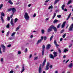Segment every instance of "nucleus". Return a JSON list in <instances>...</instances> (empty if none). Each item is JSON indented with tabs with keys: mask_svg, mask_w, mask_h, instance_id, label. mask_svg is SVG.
Masks as SVG:
<instances>
[{
	"mask_svg": "<svg viewBox=\"0 0 73 73\" xmlns=\"http://www.w3.org/2000/svg\"><path fill=\"white\" fill-rule=\"evenodd\" d=\"M32 54H30V56H29V58H32Z\"/></svg>",
	"mask_w": 73,
	"mask_h": 73,
	"instance_id": "nucleus-60",
	"label": "nucleus"
},
{
	"mask_svg": "<svg viewBox=\"0 0 73 73\" xmlns=\"http://www.w3.org/2000/svg\"><path fill=\"white\" fill-rule=\"evenodd\" d=\"M50 8H53V6L51 5V6H50L48 7V9H50Z\"/></svg>",
	"mask_w": 73,
	"mask_h": 73,
	"instance_id": "nucleus-35",
	"label": "nucleus"
},
{
	"mask_svg": "<svg viewBox=\"0 0 73 73\" xmlns=\"http://www.w3.org/2000/svg\"><path fill=\"white\" fill-rule=\"evenodd\" d=\"M50 63L49 62H47V65L46 66V68H45V69L46 70H48L49 69V66Z\"/></svg>",
	"mask_w": 73,
	"mask_h": 73,
	"instance_id": "nucleus-6",
	"label": "nucleus"
},
{
	"mask_svg": "<svg viewBox=\"0 0 73 73\" xmlns=\"http://www.w3.org/2000/svg\"><path fill=\"white\" fill-rule=\"evenodd\" d=\"M7 28H9V24L8 23L6 26Z\"/></svg>",
	"mask_w": 73,
	"mask_h": 73,
	"instance_id": "nucleus-37",
	"label": "nucleus"
},
{
	"mask_svg": "<svg viewBox=\"0 0 73 73\" xmlns=\"http://www.w3.org/2000/svg\"><path fill=\"white\" fill-rule=\"evenodd\" d=\"M15 23H16V22L18 20V19H17V18H15Z\"/></svg>",
	"mask_w": 73,
	"mask_h": 73,
	"instance_id": "nucleus-31",
	"label": "nucleus"
},
{
	"mask_svg": "<svg viewBox=\"0 0 73 73\" xmlns=\"http://www.w3.org/2000/svg\"><path fill=\"white\" fill-rule=\"evenodd\" d=\"M68 67L70 68H72L73 67V63H71L68 65Z\"/></svg>",
	"mask_w": 73,
	"mask_h": 73,
	"instance_id": "nucleus-16",
	"label": "nucleus"
},
{
	"mask_svg": "<svg viewBox=\"0 0 73 73\" xmlns=\"http://www.w3.org/2000/svg\"><path fill=\"white\" fill-rule=\"evenodd\" d=\"M58 22V20L57 19H55L54 21H53V23H56L57 22Z\"/></svg>",
	"mask_w": 73,
	"mask_h": 73,
	"instance_id": "nucleus-28",
	"label": "nucleus"
},
{
	"mask_svg": "<svg viewBox=\"0 0 73 73\" xmlns=\"http://www.w3.org/2000/svg\"><path fill=\"white\" fill-rule=\"evenodd\" d=\"M27 51H28V49H27V48H25L24 50V52L25 53H27Z\"/></svg>",
	"mask_w": 73,
	"mask_h": 73,
	"instance_id": "nucleus-34",
	"label": "nucleus"
},
{
	"mask_svg": "<svg viewBox=\"0 0 73 73\" xmlns=\"http://www.w3.org/2000/svg\"><path fill=\"white\" fill-rule=\"evenodd\" d=\"M52 29H54L55 33H56L57 32V28H56V27H55L53 25H52Z\"/></svg>",
	"mask_w": 73,
	"mask_h": 73,
	"instance_id": "nucleus-8",
	"label": "nucleus"
},
{
	"mask_svg": "<svg viewBox=\"0 0 73 73\" xmlns=\"http://www.w3.org/2000/svg\"><path fill=\"white\" fill-rule=\"evenodd\" d=\"M3 4H1L0 6V9H1V8L2 7H3Z\"/></svg>",
	"mask_w": 73,
	"mask_h": 73,
	"instance_id": "nucleus-39",
	"label": "nucleus"
},
{
	"mask_svg": "<svg viewBox=\"0 0 73 73\" xmlns=\"http://www.w3.org/2000/svg\"><path fill=\"white\" fill-rule=\"evenodd\" d=\"M24 17L26 20H28L29 19V17L28 15V14L27 13H25L24 15Z\"/></svg>",
	"mask_w": 73,
	"mask_h": 73,
	"instance_id": "nucleus-2",
	"label": "nucleus"
},
{
	"mask_svg": "<svg viewBox=\"0 0 73 73\" xmlns=\"http://www.w3.org/2000/svg\"><path fill=\"white\" fill-rule=\"evenodd\" d=\"M15 34H16V32H14L13 33L12 35H11V36H12V37L13 36L15 35Z\"/></svg>",
	"mask_w": 73,
	"mask_h": 73,
	"instance_id": "nucleus-33",
	"label": "nucleus"
},
{
	"mask_svg": "<svg viewBox=\"0 0 73 73\" xmlns=\"http://www.w3.org/2000/svg\"><path fill=\"white\" fill-rule=\"evenodd\" d=\"M9 31H8L7 33L6 36H8V35H9Z\"/></svg>",
	"mask_w": 73,
	"mask_h": 73,
	"instance_id": "nucleus-40",
	"label": "nucleus"
},
{
	"mask_svg": "<svg viewBox=\"0 0 73 73\" xmlns=\"http://www.w3.org/2000/svg\"><path fill=\"white\" fill-rule=\"evenodd\" d=\"M58 11H59V10H56L55 11V12H56V13H57V12H58Z\"/></svg>",
	"mask_w": 73,
	"mask_h": 73,
	"instance_id": "nucleus-62",
	"label": "nucleus"
},
{
	"mask_svg": "<svg viewBox=\"0 0 73 73\" xmlns=\"http://www.w3.org/2000/svg\"><path fill=\"white\" fill-rule=\"evenodd\" d=\"M64 32V30H62L60 31L61 33H62Z\"/></svg>",
	"mask_w": 73,
	"mask_h": 73,
	"instance_id": "nucleus-47",
	"label": "nucleus"
},
{
	"mask_svg": "<svg viewBox=\"0 0 73 73\" xmlns=\"http://www.w3.org/2000/svg\"><path fill=\"white\" fill-rule=\"evenodd\" d=\"M7 20L8 21H9V20H10V17H7Z\"/></svg>",
	"mask_w": 73,
	"mask_h": 73,
	"instance_id": "nucleus-46",
	"label": "nucleus"
},
{
	"mask_svg": "<svg viewBox=\"0 0 73 73\" xmlns=\"http://www.w3.org/2000/svg\"><path fill=\"white\" fill-rule=\"evenodd\" d=\"M60 25H60V24L58 25L57 27V28H58V29L59 28H60Z\"/></svg>",
	"mask_w": 73,
	"mask_h": 73,
	"instance_id": "nucleus-41",
	"label": "nucleus"
},
{
	"mask_svg": "<svg viewBox=\"0 0 73 73\" xmlns=\"http://www.w3.org/2000/svg\"><path fill=\"white\" fill-rule=\"evenodd\" d=\"M71 2H72V0H70L68 2V4L67 5H68L69 4H70L71 3Z\"/></svg>",
	"mask_w": 73,
	"mask_h": 73,
	"instance_id": "nucleus-26",
	"label": "nucleus"
},
{
	"mask_svg": "<svg viewBox=\"0 0 73 73\" xmlns=\"http://www.w3.org/2000/svg\"><path fill=\"white\" fill-rule=\"evenodd\" d=\"M11 24L13 27L15 25V24L13 23V19H11Z\"/></svg>",
	"mask_w": 73,
	"mask_h": 73,
	"instance_id": "nucleus-10",
	"label": "nucleus"
},
{
	"mask_svg": "<svg viewBox=\"0 0 73 73\" xmlns=\"http://www.w3.org/2000/svg\"><path fill=\"white\" fill-rule=\"evenodd\" d=\"M42 41V40L41 39H40L38 40L36 43V45H38V44L39 43H40V42H41Z\"/></svg>",
	"mask_w": 73,
	"mask_h": 73,
	"instance_id": "nucleus-19",
	"label": "nucleus"
},
{
	"mask_svg": "<svg viewBox=\"0 0 73 73\" xmlns=\"http://www.w3.org/2000/svg\"><path fill=\"white\" fill-rule=\"evenodd\" d=\"M54 44H55L56 47V48H58V46H60V45H59V44H57V41L56 40H54Z\"/></svg>",
	"mask_w": 73,
	"mask_h": 73,
	"instance_id": "nucleus-7",
	"label": "nucleus"
},
{
	"mask_svg": "<svg viewBox=\"0 0 73 73\" xmlns=\"http://www.w3.org/2000/svg\"><path fill=\"white\" fill-rule=\"evenodd\" d=\"M53 35H52L51 36V37L50 38V41H52V38H53Z\"/></svg>",
	"mask_w": 73,
	"mask_h": 73,
	"instance_id": "nucleus-29",
	"label": "nucleus"
},
{
	"mask_svg": "<svg viewBox=\"0 0 73 73\" xmlns=\"http://www.w3.org/2000/svg\"><path fill=\"white\" fill-rule=\"evenodd\" d=\"M59 1H60V0H56L54 2V5H55V4H56L57 2Z\"/></svg>",
	"mask_w": 73,
	"mask_h": 73,
	"instance_id": "nucleus-23",
	"label": "nucleus"
},
{
	"mask_svg": "<svg viewBox=\"0 0 73 73\" xmlns=\"http://www.w3.org/2000/svg\"><path fill=\"white\" fill-rule=\"evenodd\" d=\"M5 46L3 44H1V46L0 47V54H2L3 52L1 51V50L3 51V52H5Z\"/></svg>",
	"mask_w": 73,
	"mask_h": 73,
	"instance_id": "nucleus-1",
	"label": "nucleus"
},
{
	"mask_svg": "<svg viewBox=\"0 0 73 73\" xmlns=\"http://www.w3.org/2000/svg\"><path fill=\"white\" fill-rule=\"evenodd\" d=\"M53 54L54 55V57H56L57 56V52H54L53 53Z\"/></svg>",
	"mask_w": 73,
	"mask_h": 73,
	"instance_id": "nucleus-18",
	"label": "nucleus"
},
{
	"mask_svg": "<svg viewBox=\"0 0 73 73\" xmlns=\"http://www.w3.org/2000/svg\"><path fill=\"white\" fill-rule=\"evenodd\" d=\"M36 13H35L33 15L34 17H36Z\"/></svg>",
	"mask_w": 73,
	"mask_h": 73,
	"instance_id": "nucleus-52",
	"label": "nucleus"
},
{
	"mask_svg": "<svg viewBox=\"0 0 73 73\" xmlns=\"http://www.w3.org/2000/svg\"><path fill=\"white\" fill-rule=\"evenodd\" d=\"M66 52H68V50L66 48L64 49V50L63 52L64 53H66Z\"/></svg>",
	"mask_w": 73,
	"mask_h": 73,
	"instance_id": "nucleus-22",
	"label": "nucleus"
},
{
	"mask_svg": "<svg viewBox=\"0 0 73 73\" xmlns=\"http://www.w3.org/2000/svg\"><path fill=\"white\" fill-rule=\"evenodd\" d=\"M38 72L39 73H41V64H40L39 67Z\"/></svg>",
	"mask_w": 73,
	"mask_h": 73,
	"instance_id": "nucleus-9",
	"label": "nucleus"
},
{
	"mask_svg": "<svg viewBox=\"0 0 73 73\" xmlns=\"http://www.w3.org/2000/svg\"><path fill=\"white\" fill-rule=\"evenodd\" d=\"M11 11H12V8L8 9L7 10V12H10Z\"/></svg>",
	"mask_w": 73,
	"mask_h": 73,
	"instance_id": "nucleus-27",
	"label": "nucleus"
},
{
	"mask_svg": "<svg viewBox=\"0 0 73 73\" xmlns=\"http://www.w3.org/2000/svg\"><path fill=\"white\" fill-rule=\"evenodd\" d=\"M58 51L60 53H61V50L60 49H59L58 50Z\"/></svg>",
	"mask_w": 73,
	"mask_h": 73,
	"instance_id": "nucleus-45",
	"label": "nucleus"
},
{
	"mask_svg": "<svg viewBox=\"0 0 73 73\" xmlns=\"http://www.w3.org/2000/svg\"><path fill=\"white\" fill-rule=\"evenodd\" d=\"M21 27V25H19V26L16 29V30H15V31H17L18 30H19V29H20V27Z\"/></svg>",
	"mask_w": 73,
	"mask_h": 73,
	"instance_id": "nucleus-20",
	"label": "nucleus"
},
{
	"mask_svg": "<svg viewBox=\"0 0 73 73\" xmlns=\"http://www.w3.org/2000/svg\"><path fill=\"white\" fill-rule=\"evenodd\" d=\"M46 59H45L42 64V66H44L45 65V62H46Z\"/></svg>",
	"mask_w": 73,
	"mask_h": 73,
	"instance_id": "nucleus-14",
	"label": "nucleus"
},
{
	"mask_svg": "<svg viewBox=\"0 0 73 73\" xmlns=\"http://www.w3.org/2000/svg\"><path fill=\"white\" fill-rule=\"evenodd\" d=\"M64 7H65V5H63L61 7V8L62 10H64Z\"/></svg>",
	"mask_w": 73,
	"mask_h": 73,
	"instance_id": "nucleus-25",
	"label": "nucleus"
},
{
	"mask_svg": "<svg viewBox=\"0 0 73 73\" xmlns=\"http://www.w3.org/2000/svg\"><path fill=\"white\" fill-rule=\"evenodd\" d=\"M44 39V37H43V36H41V39H40V40H42H42Z\"/></svg>",
	"mask_w": 73,
	"mask_h": 73,
	"instance_id": "nucleus-56",
	"label": "nucleus"
},
{
	"mask_svg": "<svg viewBox=\"0 0 73 73\" xmlns=\"http://www.w3.org/2000/svg\"><path fill=\"white\" fill-rule=\"evenodd\" d=\"M34 60H37V59H38V56H36V57H34Z\"/></svg>",
	"mask_w": 73,
	"mask_h": 73,
	"instance_id": "nucleus-32",
	"label": "nucleus"
},
{
	"mask_svg": "<svg viewBox=\"0 0 73 73\" xmlns=\"http://www.w3.org/2000/svg\"><path fill=\"white\" fill-rule=\"evenodd\" d=\"M49 57L50 58H52L53 59H54V56L52 54H50L49 55Z\"/></svg>",
	"mask_w": 73,
	"mask_h": 73,
	"instance_id": "nucleus-12",
	"label": "nucleus"
},
{
	"mask_svg": "<svg viewBox=\"0 0 73 73\" xmlns=\"http://www.w3.org/2000/svg\"><path fill=\"white\" fill-rule=\"evenodd\" d=\"M57 17H58V18H60L61 17V15H58L57 16Z\"/></svg>",
	"mask_w": 73,
	"mask_h": 73,
	"instance_id": "nucleus-43",
	"label": "nucleus"
},
{
	"mask_svg": "<svg viewBox=\"0 0 73 73\" xmlns=\"http://www.w3.org/2000/svg\"><path fill=\"white\" fill-rule=\"evenodd\" d=\"M24 70H25V68H24V64H23L22 67V69L21 71V73L24 72Z\"/></svg>",
	"mask_w": 73,
	"mask_h": 73,
	"instance_id": "nucleus-13",
	"label": "nucleus"
},
{
	"mask_svg": "<svg viewBox=\"0 0 73 73\" xmlns=\"http://www.w3.org/2000/svg\"><path fill=\"white\" fill-rule=\"evenodd\" d=\"M49 67L50 68H52V67H53V66H52V65H51L50 66H49Z\"/></svg>",
	"mask_w": 73,
	"mask_h": 73,
	"instance_id": "nucleus-59",
	"label": "nucleus"
},
{
	"mask_svg": "<svg viewBox=\"0 0 73 73\" xmlns=\"http://www.w3.org/2000/svg\"><path fill=\"white\" fill-rule=\"evenodd\" d=\"M43 38H44V40H46V39H47V37L46 36H44L43 37Z\"/></svg>",
	"mask_w": 73,
	"mask_h": 73,
	"instance_id": "nucleus-38",
	"label": "nucleus"
},
{
	"mask_svg": "<svg viewBox=\"0 0 73 73\" xmlns=\"http://www.w3.org/2000/svg\"><path fill=\"white\" fill-rule=\"evenodd\" d=\"M13 38L12 37H10L9 38V40H13Z\"/></svg>",
	"mask_w": 73,
	"mask_h": 73,
	"instance_id": "nucleus-36",
	"label": "nucleus"
},
{
	"mask_svg": "<svg viewBox=\"0 0 73 73\" xmlns=\"http://www.w3.org/2000/svg\"><path fill=\"white\" fill-rule=\"evenodd\" d=\"M45 48V46L44 45H43L42 46V55L44 56V49Z\"/></svg>",
	"mask_w": 73,
	"mask_h": 73,
	"instance_id": "nucleus-5",
	"label": "nucleus"
},
{
	"mask_svg": "<svg viewBox=\"0 0 73 73\" xmlns=\"http://www.w3.org/2000/svg\"><path fill=\"white\" fill-rule=\"evenodd\" d=\"M41 32L42 34H44L45 33V31L44 30L42 29L41 30Z\"/></svg>",
	"mask_w": 73,
	"mask_h": 73,
	"instance_id": "nucleus-30",
	"label": "nucleus"
},
{
	"mask_svg": "<svg viewBox=\"0 0 73 73\" xmlns=\"http://www.w3.org/2000/svg\"><path fill=\"white\" fill-rule=\"evenodd\" d=\"M14 15V14L12 13L11 15L10 16V18L11 19V18H12V17H13V15Z\"/></svg>",
	"mask_w": 73,
	"mask_h": 73,
	"instance_id": "nucleus-49",
	"label": "nucleus"
},
{
	"mask_svg": "<svg viewBox=\"0 0 73 73\" xmlns=\"http://www.w3.org/2000/svg\"><path fill=\"white\" fill-rule=\"evenodd\" d=\"M9 3L10 4H11V5H12L13 4V3L12 2V1H11V0H9L8 1Z\"/></svg>",
	"mask_w": 73,
	"mask_h": 73,
	"instance_id": "nucleus-21",
	"label": "nucleus"
},
{
	"mask_svg": "<svg viewBox=\"0 0 73 73\" xmlns=\"http://www.w3.org/2000/svg\"><path fill=\"white\" fill-rule=\"evenodd\" d=\"M52 25H51L47 29V32L49 33L52 31Z\"/></svg>",
	"mask_w": 73,
	"mask_h": 73,
	"instance_id": "nucleus-4",
	"label": "nucleus"
},
{
	"mask_svg": "<svg viewBox=\"0 0 73 73\" xmlns=\"http://www.w3.org/2000/svg\"><path fill=\"white\" fill-rule=\"evenodd\" d=\"M1 20L2 21V23H4V19H3V17H2V16H3V17H4L5 16V14H4V13L3 12H2L1 13Z\"/></svg>",
	"mask_w": 73,
	"mask_h": 73,
	"instance_id": "nucleus-3",
	"label": "nucleus"
},
{
	"mask_svg": "<svg viewBox=\"0 0 73 73\" xmlns=\"http://www.w3.org/2000/svg\"><path fill=\"white\" fill-rule=\"evenodd\" d=\"M21 52L20 51H19L18 52V54H21Z\"/></svg>",
	"mask_w": 73,
	"mask_h": 73,
	"instance_id": "nucleus-48",
	"label": "nucleus"
},
{
	"mask_svg": "<svg viewBox=\"0 0 73 73\" xmlns=\"http://www.w3.org/2000/svg\"><path fill=\"white\" fill-rule=\"evenodd\" d=\"M11 10L13 12L12 13H13V14H14V13H15V12H16V9H15V8H11Z\"/></svg>",
	"mask_w": 73,
	"mask_h": 73,
	"instance_id": "nucleus-15",
	"label": "nucleus"
},
{
	"mask_svg": "<svg viewBox=\"0 0 73 73\" xmlns=\"http://www.w3.org/2000/svg\"><path fill=\"white\" fill-rule=\"evenodd\" d=\"M65 36H66V33H65L62 36V37L63 38H65Z\"/></svg>",
	"mask_w": 73,
	"mask_h": 73,
	"instance_id": "nucleus-42",
	"label": "nucleus"
},
{
	"mask_svg": "<svg viewBox=\"0 0 73 73\" xmlns=\"http://www.w3.org/2000/svg\"><path fill=\"white\" fill-rule=\"evenodd\" d=\"M71 13H70L68 17H69V18H70V16H71Z\"/></svg>",
	"mask_w": 73,
	"mask_h": 73,
	"instance_id": "nucleus-50",
	"label": "nucleus"
},
{
	"mask_svg": "<svg viewBox=\"0 0 73 73\" xmlns=\"http://www.w3.org/2000/svg\"><path fill=\"white\" fill-rule=\"evenodd\" d=\"M72 44H70L69 46V48H71V47H72Z\"/></svg>",
	"mask_w": 73,
	"mask_h": 73,
	"instance_id": "nucleus-44",
	"label": "nucleus"
},
{
	"mask_svg": "<svg viewBox=\"0 0 73 73\" xmlns=\"http://www.w3.org/2000/svg\"><path fill=\"white\" fill-rule=\"evenodd\" d=\"M56 13H54V15L52 17V19H54L55 17H56Z\"/></svg>",
	"mask_w": 73,
	"mask_h": 73,
	"instance_id": "nucleus-24",
	"label": "nucleus"
},
{
	"mask_svg": "<svg viewBox=\"0 0 73 73\" xmlns=\"http://www.w3.org/2000/svg\"><path fill=\"white\" fill-rule=\"evenodd\" d=\"M68 11V10H67V9H64V11H66H66Z\"/></svg>",
	"mask_w": 73,
	"mask_h": 73,
	"instance_id": "nucleus-54",
	"label": "nucleus"
},
{
	"mask_svg": "<svg viewBox=\"0 0 73 73\" xmlns=\"http://www.w3.org/2000/svg\"><path fill=\"white\" fill-rule=\"evenodd\" d=\"M62 40H63L62 38H60V41H62Z\"/></svg>",
	"mask_w": 73,
	"mask_h": 73,
	"instance_id": "nucleus-61",
	"label": "nucleus"
},
{
	"mask_svg": "<svg viewBox=\"0 0 73 73\" xmlns=\"http://www.w3.org/2000/svg\"><path fill=\"white\" fill-rule=\"evenodd\" d=\"M66 23V21H64L63 22V24L62 25V28H63L65 27V25Z\"/></svg>",
	"mask_w": 73,
	"mask_h": 73,
	"instance_id": "nucleus-17",
	"label": "nucleus"
},
{
	"mask_svg": "<svg viewBox=\"0 0 73 73\" xmlns=\"http://www.w3.org/2000/svg\"><path fill=\"white\" fill-rule=\"evenodd\" d=\"M49 18H46L45 19L46 21H48V20H49Z\"/></svg>",
	"mask_w": 73,
	"mask_h": 73,
	"instance_id": "nucleus-57",
	"label": "nucleus"
},
{
	"mask_svg": "<svg viewBox=\"0 0 73 73\" xmlns=\"http://www.w3.org/2000/svg\"><path fill=\"white\" fill-rule=\"evenodd\" d=\"M2 33H4V31L3 30L2 31Z\"/></svg>",
	"mask_w": 73,
	"mask_h": 73,
	"instance_id": "nucleus-64",
	"label": "nucleus"
},
{
	"mask_svg": "<svg viewBox=\"0 0 73 73\" xmlns=\"http://www.w3.org/2000/svg\"><path fill=\"white\" fill-rule=\"evenodd\" d=\"M11 45L9 44L7 46L8 48H9V47H11Z\"/></svg>",
	"mask_w": 73,
	"mask_h": 73,
	"instance_id": "nucleus-51",
	"label": "nucleus"
},
{
	"mask_svg": "<svg viewBox=\"0 0 73 73\" xmlns=\"http://www.w3.org/2000/svg\"><path fill=\"white\" fill-rule=\"evenodd\" d=\"M13 73V71L11 70L9 72V73Z\"/></svg>",
	"mask_w": 73,
	"mask_h": 73,
	"instance_id": "nucleus-58",
	"label": "nucleus"
},
{
	"mask_svg": "<svg viewBox=\"0 0 73 73\" xmlns=\"http://www.w3.org/2000/svg\"><path fill=\"white\" fill-rule=\"evenodd\" d=\"M69 59L66 62V64H67L68 63V62H69Z\"/></svg>",
	"mask_w": 73,
	"mask_h": 73,
	"instance_id": "nucleus-53",
	"label": "nucleus"
},
{
	"mask_svg": "<svg viewBox=\"0 0 73 73\" xmlns=\"http://www.w3.org/2000/svg\"><path fill=\"white\" fill-rule=\"evenodd\" d=\"M66 57V55H64L63 56V58H65Z\"/></svg>",
	"mask_w": 73,
	"mask_h": 73,
	"instance_id": "nucleus-63",
	"label": "nucleus"
},
{
	"mask_svg": "<svg viewBox=\"0 0 73 73\" xmlns=\"http://www.w3.org/2000/svg\"><path fill=\"white\" fill-rule=\"evenodd\" d=\"M51 47V45L50 44H48L47 46L46 47V49H49Z\"/></svg>",
	"mask_w": 73,
	"mask_h": 73,
	"instance_id": "nucleus-11",
	"label": "nucleus"
},
{
	"mask_svg": "<svg viewBox=\"0 0 73 73\" xmlns=\"http://www.w3.org/2000/svg\"><path fill=\"white\" fill-rule=\"evenodd\" d=\"M4 60H3V58H1V62H3Z\"/></svg>",
	"mask_w": 73,
	"mask_h": 73,
	"instance_id": "nucleus-55",
	"label": "nucleus"
}]
</instances>
